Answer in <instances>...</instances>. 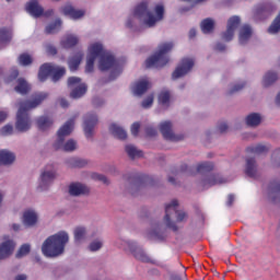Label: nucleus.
<instances>
[{"label":"nucleus","instance_id":"1","mask_svg":"<svg viewBox=\"0 0 280 280\" xmlns=\"http://www.w3.org/2000/svg\"><path fill=\"white\" fill-rule=\"evenodd\" d=\"M188 219L189 217L185 211L178 210V201L173 200L165 207L163 223L156 220L151 221L149 228L144 232V237L148 240H162L165 226L176 233L183 229V224H185Z\"/></svg>","mask_w":280,"mask_h":280},{"label":"nucleus","instance_id":"2","mask_svg":"<svg viewBox=\"0 0 280 280\" xmlns=\"http://www.w3.org/2000/svg\"><path fill=\"white\" fill-rule=\"evenodd\" d=\"M165 18V7L163 4H155L153 7L152 0H143L132 10L131 14L126 20V27L135 30L137 21L145 30L156 27Z\"/></svg>","mask_w":280,"mask_h":280},{"label":"nucleus","instance_id":"3","mask_svg":"<svg viewBox=\"0 0 280 280\" xmlns=\"http://www.w3.org/2000/svg\"><path fill=\"white\" fill-rule=\"evenodd\" d=\"M48 97L49 93L39 92L33 97V100L19 103V109L15 120V130L18 132H30V130H32V118H30V114H27V110H32L40 106V104H43V102H45V100H47Z\"/></svg>","mask_w":280,"mask_h":280},{"label":"nucleus","instance_id":"4","mask_svg":"<svg viewBox=\"0 0 280 280\" xmlns=\"http://www.w3.org/2000/svg\"><path fill=\"white\" fill-rule=\"evenodd\" d=\"M67 244H69V232L59 231L44 241L42 253L45 257H60L65 254Z\"/></svg>","mask_w":280,"mask_h":280},{"label":"nucleus","instance_id":"5","mask_svg":"<svg viewBox=\"0 0 280 280\" xmlns=\"http://www.w3.org/2000/svg\"><path fill=\"white\" fill-rule=\"evenodd\" d=\"M75 120H68L57 132V139L54 142L55 150H62L63 152H73L78 150V142L73 139H69L65 142V137H69L73 132Z\"/></svg>","mask_w":280,"mask_h":280},{"label":"nucleus","instance_id":"6","mask_svg":"<svg viewBox=\"0 0 280 280\" xmlns=\"http://www.w3.org/2000/svg\"><path fill=\"white\" fill-rule=\"evenodd\" d=\"M174 49V43L173 42H163L158 46V50L154 55L149 57L147 59V67L161 69L162 67H165L167 62H170V57L167 54Z\"/></svg>","mask_w":280,"mask_h":280},{"label":"nucleus","instance_id":"7","mask_svg":"<svg viewBox=\"0 0 280 280\" xmlns=\"http://www.w3.org/2000/svg\"><path fill=\"white\" fill-rule=\"evenodd\" d=\"M106 51L108 50L104 47V43L100 40H92L89 43L85 57V73H93L95 70V60L104 56Z\"/></svg>","mask_w":280,"mask_h":280},{"label":"nucleus","instance_id":"8","mask_svg":"<svg viewBox=\"0 0 280 280\" xmlns=\"http://www.w3.org/2000/svg\"><path fill=\"white\" fill-rule=\"evenodd\" d=\"M97 67L100 71H112L109 80H115V78L121 75V66H119V62L115 59V55L109 50L98 58Z\"/></svg>","mask_w":280,"mask_h":280},{"label":"nucleus","instance_id":"9","mask_svg":"<svg viewBox=\"0 0 280 280\" xmlns=\"http://www.w3.org/2000/svg\"><path fill=\"white\" fill-rule=\"evenodd\" d=\"M55 178H58V168L54 164L44 166L38 177L37 190L49 191Z\"/></svg>","mask_w":280,"mask_h":280},{"label":"nucleus","instance_id":"10","mask_svg":"<svg viewBox=\"0 0 280 280\" xmlns=\"http://www.w3.org/2000/svg\"><path fill=\"white\" fill-rule=\"evenodd\" d=\"M65 73H67V69H65V67H59L51 63H44L39 68L38 80L39 82H45V80H47V78L51 75L52 82H58V80H60V78H62Z\"/></svg>","mask_w":280,"mask_h":280},{"label":"nucleus","instance_id":"11","mask_svg":"<svg viewBox=\"0 0 280 280\" xmlns=\"http://www.w3.org/2000/svg\"><path fill=\"white\" fill-rule=\"evenodd\" d=\"M118 246L119 248H122V250L131 253V255H133V257L139 261H144L145 264L152 261L150 256H148L143 248H141V246H139L135 241L120 240L118 241Z\"/></svg>","mask_w":280,"mask_h":280},{"label":"nucleus","instance_id":"12","mask_svg":"<svg viewBox=\"0 0 280 280\" xmlns=\"http://www.w3.org/2000/svg\"><path fill=\"white\" fill-rule=\"evenodd\" d=\"M60 14L70 19V21H82L84 16H86V9H80L73 7L71 2H67L66 4L59 8Z\"/></svg>","mask_w":280,"mask_h":280},{"label":"nucleus","instance_id":"13","mask_svg":"<svg viewBox=\"0 0 280 280\" xmlns=\"http://www.w3.org/2000/svg\"><path fill=\"white\" fill-rule=\"evenodd\" d=\"M194 65H196V61L191 57L183 58L175 70L172 73V78L174 80H178L180 78H185V75H188V73H191V70L194 69Z\"/></svg>","mask_w":280,"mask_h":280},{"label":"nucleus","instance_id":"14","mask_svg":"<svg viewBox=\"0 0 280 280\" xmlns=\"http://www.w3.org/2000/svg\"><path fill=\"white\" fill-rule=\"evenodd\" d=\"M68 88L71 90L70 97L80 100L86 94V84L82 83V79L78 77H70L68 79Z\"/></svg>","mask_w":280,"mask_h":280},{"label":"nucleus","instance_id":"15","mask_svg":"<svg viewBox=\"0 0 280 280\" xmlns=\"http://www.w3.org/2000/svg\"><path fill=\"white\" fill-rule=\"evenodd\" d=\"M95 126H97V115L95 113L86 114L83 117V132L86 139H93Z\"/></svg>","mask_w":280,"mask_h":280},{"label":"nucleus","instance_id":"16","mask_svg":"<svg viewBox=\"0 0 280 280\" xmlns=\"http://www.w3.org/2000/svg\"><path fill=\"white\" fill-rule=\"evenodd\" d=\"M240 23H242L240 16L234 15L230 18L228 20L226 31L222 34V40L231 43L235 36V32H237V27H240Z\"/></svg>","mask_w":280,"mask_h":280},{"label":"nucleus","instance_id":"17","mask_svg":"<svg viewBox=\"0 0 280 280\" xmlns=\"http://www.w3.org/2000/svg\"><path fill=\"white\" fill-rule=\"evenodd\" d=\"M22 224L26 229H34L38 224V211L33 208L25 209L22 214Z\"/></svg>","mask_w":280,"mask_h":280},{"label":"nucleus","instance_id":"18","mask_svg":"<svg viewBox=\"0 0 280 280\" xmlns=\"http://www.w3.org/2000/svg\"><path fill=\"white\" fill-rule=\"evenodd\" d=\"M172 121L165 120L160 124V131L167 141H182L183 135H176L172 130Z\"/></svg>","mask_w":280,"mask_h":280},{"label":"nucleus","instance_id":"19","mask_svg":"<svg viewBox=\"0 0 280 280\" xmlns=\"http://www.w3.org/2000/svg\"><path fill=\"white\" fill-rule=\"evenodd\" d=\"M14 248H16V242L14 240H7L0 244V261L3 259H8V257L12 256L14 253Z\"/></svg>","mask_w":280,"mask_h":280},{"label":"nucleus","instance_id":"20","mask_svg":"<svg viewBox=\"0 0 280 280\" xmlns=\"http://www.w3.org/2000/svg\"><path fill=\"white\" fill-rule=\"evenodd\" d=\"M25 10L31 16H34L35 19H38V16H43L45 13V9L40 3H38V0H31L26 3Z\"/></svg>","mask_w":280,"mask_h":280},{"label":"nucleus","instance_id":"21","mask_svg":"<svg viewBox=\"0 0 280 280\" xmlns=\"http://www.w3.org/2000/svg\"><path fill=\"white\" fill-rule=\"evenodd\" d=\"M148 89H150V81L148 80V78H143L132 85L131 91L133 95H136L137 97H141V95H143V93H145Z\"/></svg>","mask_w":280,"mask_h":280},{"label":"nucleus","instance_id":"22","mask_svg":"<svg viewBox=\"0 0 280 280\" xmlns=\"http://www.w3.org/2000/svg\"><path fill=\"white\" fill-rule=\"evenodd\" d=\"M253 36V28L250 25L245 24L238 30V43L240 45H247Z\"/></svg>","mask_w":280,"mask_h":280},{"label":"nucleus","instance_id":"23","mask_svg":"<svg viewBox=\"0 0 280 280\" xmlns=\"http://www.w3.org/2000/svg\"><path fill=\"white\" fill-rule=\"evenodd\" d=\"M84 59V52L78 51L68 59L69 70L74 72L80 69V65H82V60Z\"/></svg>","mask_w":280,"mask_h":280},{"label":"nucleus","instance_id":"24","mask_svg":"<svg viewBox=\"0 0 280 280\" xmlns=\"http://www.w3.org/2000/svg\"><path fill=\"white\" fill-rule=\"evenodd\" d=\"M80 43V37L75 34H68L61 38L60 45L63 49H71L75 47Z\"/></svg>","mask_w":280,"mask_h":280},{"label":"nucleus","instance_id":"25","mask_svg":"<svg viewBox=\"0 0 280 280\" xmlns=\"http://www.w3.org/2000/svg\"><path fill=\"white\" fill-rule=\"evenodd\" d=\"M35 124L38 130H43V131L49 130V128L54 126V118L47 115L39 116L36 118Z\"/></svg>","mask_w":280,"mask_h":280},{"label":"nucleus","instance_id":"26","mask_svg":"<svg viewBox=\"0 0 280 280\" xmlns=\"http://www.w3.org/2000/svg\"><path fill=\"white\" fill-rule=\"evenodd\" d=\"M86 235H89V230H86V226L79 225L74 228L73 230V240L77 244H82L86 242Z\"/></svg>","mask_w":280,"mask_h":280},{"label":"nucleus","instance_id":"27","mask_svg":"<svg viewBox=\"0 0 280 280\" xmlns=\"http://www.w3.org/2000/svg\"><path fill=\"white\" fill-rule=\"evenodd\" d=\"M109 132L113 135V137H115V139H119L120 141L128 139V132H126L124 127L119 126L118 124L113 122L109 126Z\"/></svg>","mask_w":280,"mask_h":280},{"label":"nucleus","instance_id":"28","mask_svg":"<svg viewBox=\"0 0 280 280\" xmlns=\"http://www.w3.org/2000/svg\"><path fill=\"white\" fill-rule=\"evenodd\" d=\"M222 183H226L222 175L210 174L201 182V185L203 187H213V185H222Z\"/></svg>","mask_w":280,"mask_h":280},{"label":"nucleus","instance_id":"29","mask_svg":"<svg viewBox=\"0 0 280 280\" xmlns=\"http://www.w3.org/2000/svg\"><path fill=\"white\" fill-rule=\"evenodd\" d=\"M16 161L14 152L3 149L0 150V165H12Z\"/></svg>","mask_w":280,"mask_h":280},{"label":"nucleus","instance_id":"30","mask_svg":"<svg viewBox=\"0 0 280 280\" xmlns=\"http://www.w3.org/2000/svg\"><path fill=\"white\" fill-rule=\"evenodd\" d=\"M70 196H84L89 194V188L84 184L72 183L69 186Z\"/></svg>","mask_w":280,"mask_h":280},{"label":"nucleus","instance_id":"31","mask_svg":"<svg viewBox=\"0 0 280 280\" xmlns=\"http://www.w3.org/2000/svg\"><path fill=\"white\" fill-rule=\"evenodd\" d=\"M277 80H279V73L276 71H268L262 77L261 85L264 89H268V86H272Z\"/></svg>","mask_w":280,"mask_h":280},{"label":"nucleus","instance_id":"32","mask_svg":"<svg viewBox=\"0 0 280 280\" xmlns=\"http://www.w3.org/2000/svg\"><path fill=\"white\" fill-rule=\"evenodd\" d=\"M257 172H259V168L257 166V162H255V159L247 158L245 165V174L247 176H250V178H255V176H257Z\"/></svg>","mask_w":280,"mask_h":280},{"label":"nucleus","instance_id":"33","mask_svg":"<svg viewBox=\"0 0 280 280\" xmlns=\"http://www.w3.org/2000/svg\"><path fill=\"white\" fill-rule=\"evenodd\" d=\"M66 165L67 167H70V170L75 167H86V165H89V161L81 158H69L66 160Z\"/></svg>","mask_w":280,"mask_h":280},{"label":"nucleus","instance_id":"34","mask_svg":"<svg viewBox=\"0 0 280 280\" xmlns=\"http://www.w3.org/2000/svg\"><path fill=\"white\" fill-rule=\"evenodd\" d=\"M246 126H249V128H257L259 124H261V115L257 113H252L246 116L245 118Z\"/></svg>","mask_w":280,"mask_h":280},{"label":"nucleus","instance_id":"35","mask_svg":"<svg viewBox=\"0 0 280 280\" xmlns=\"http://www.w3.org/2000/svg\"><path fill=\"white\" fill-rule=\"evenodd\" d=\"M62 30V20L57 19L45 28L46 34H58Z\"/></svg>","mask_w":280,"mask_h":280},{"label":"nucleus","instance_id":"36","mask_svg":"<svg viewBox=\"0 0 280 280\" xmlns=\"http://www.w3.org/2000/svg\"><path fill=\"white\" fill-rule=\"evenodd\" d=\"M12 40V31L9 28H0V48L8 45Z\"/></svg>","mask_w":280,"mask_h":280},{"label":"nucleus","instance_id":"37","mask_svg":"<svg viewBox=\"0 0 280 280\" xmlns=\"http://www.w3.org/2000/svg\"><path fill=\"white\" fill-rule=\"evenodd\" d=\"M32 86H30V83L25 81V79H19L18 85L15 86L16 93H20V95H26V93H30V90Z\"/></svg>","mask_w":280,"mask_h":280},{"label":"nucleus","instance_id":"38","mask_svg":"<svg viewBox=\"0 0 280 280\" xmlns=\"http://www.w3.org/2000/svg\"><path fill=\"white\" fill-rule=\"evenodd\" d=\"M159 104L164 108H167L170 104H172V95L170 94V91L164 90L159 94Z\"/></svg>","mask_w":280,"mask_h":280},{"label":"nucleus","instance_id":"39","mask_svg":"<svg viewBox=\"0 0 280 280\" xmlns=\"http://www.w3.org/2000/svg\"><path fill=\"white\" fill-rule=\"evenodd\" d=\"M125 150L130 159H141V156H143V152L133 144H127Z\"/></svg>","mask_w":280,"mask_h":280},{"label":"nucleus","instance_id":"40","mask_svg":"<svg viewBox=\"0 0 280 280\" xmlns=\"http://www.w3.org/2000/svg\"><path fill=\"white\" fill-rule=\"evenodd\" d=\"M103 246H104V238L97 237L89 244L88 250H90V253H97V250H102Z\"/></svg>","mask_w":280,"mask_h":280},{"label":"nucleus","instance_id":"41","mask_svg":"<svg viewBox=\"0 0 280 280\" xmlns=\"http://www.w3.org/2000/svg\"><path fill=\"white\" fill-rule=\"evenodd\" d=\"M215 27V21L213 19H206L201 22V31L203 34H211Z\"/></svg>","mask_w":280,"mask_h":280},{"label":"nucleus","instance_id":"42","mask_svg":"<svg viewBox=\"0 0 280 280\" xmlns=\"http://www.w3.org/2000/svg\"><path fill=\"white\" fill-rule=\"evenodd\" d=\"M213 170V163L211 162H202L197 165V172L199 174H207Z\"/></svg>","mask_w":280,"mask_h":280},{"label":"nucleus","instance_id":"43","mask_svg":"<svg viewBox=\"0 0 280 280\" xmlns=\"http://www.w3.org/2000/svg\"><path fill=\"white\" fill-rule=\"evenodd\" d=\"M270 150V144H257L250 148L253 154H266Z\"/></svg>","mask_w":280,"mask_h":280},{"label":"nucleus","instance_id":"44","mask_svg":"<svg viewBox=\"0 0 280 280\" xmlns=\"http://www.w3.org/2000/svg\"><path fill=\"white\" fill-rule=\"evenodd\" d=\"M30 250H31L30 244H24L19 248L18 253L15 254V257L18 259H21L22 257H26V255H30Z\"/></svg>","mask_w":280,"mask_h":280},{"label":"nucleus","instance_id":"45","mask_svg":"<svg viewBox=\"0 0 280 280\" xmlns=\"http://www.w3.org/2000/svg\"><path fill=\"white\" fill-rule=\"evenodd\" d=\"M279 31H280V12H279L278 16L273 20L268 32H269V34H277Z\"/></svg>","mask_w":280,"mask_h":280},{"label":"nucleus","instance_id":"46","mask_svg":"<svg viewBox=\"0 0 280 280\" xmlns=\"http://www.w3.org/2000/svg\"><path fill=\"white\" fill-rule=\"evenodd\" d=\"M14 135V127L12 125H5L0 128V136L1 137H10Z\"/></svg>","mask_w":280,"mask_h":280},{"label":"nucleus","instance_id":"47","mask_svg":"<svg viewBox=\"0 0 280 280\" xmlns=\"http://www.w3.org/2000/svg\"><path fill=\"white\" fill-rule=\"evenodd\" d=\"M246 86V82H240L232 84L228 91L229 95H233L234 93H238V91H242Z\"/></svg>","mask_w":280,"mask_h":280},{"label":"nucleus","instance_id":"48","mask_svg":"<svg viewBox=\"0 0 280 280\" xmlns=\"http://www.w3.org/2000/svg\"><path fill=\"white\" fill-rule=\"evenodd\" d=\"M19 62L22 65V67H27L28 65H32V56L28 54H22L19 57Z\"/></svg>","mask_w":280,"mask_h":280},{"label":"nucleus","instance_id":"49","mask_svg":"<svg viewBox=\"0 0 280 280\" xmlns=\"http://www.w3.org/2000/svg\"><path fill=\"white\" fill-rule=\"evenodd\" d=\"M154 104V94H150L148 97H145L142 101V108H152V105Z\"/></svg>","mask_w":280,"mask_h":280},{"label":"nucleus","instance_id":"50","mask_svg":"<svg viewBox=\"0 0 280 280\" xmlns=\"http://www.w3.org/2000/svg\"><path fill=\"white\" fill-rule=\"evenodd\" d=\"M45 49H46V52L48 54V56H56V54H58V50L51 44H47L45 46Z\"/></svg>","mask_w":280,"mask_h":280},{"label":"nucleus","instance_id":"51","mask_svg":"<svg viewBox=\"0 0 280 280\" xmlns=\"http://www.w3.org/2000/svg\"><path fill=\"white\" fill-rule=\"evenodd\" d=\"M139 128H141V125L139 122H133L131 125V135H133V137H137V135H139Z\"/></svg>","mask_w":280,"mask_h":280},{"label":"nucleus","instance_id":"52","mask_svg":"<svg viewBox=\"0 0 280 280\" xmlns=\"http://www.w3.org/2000/svg\"><path fill=\"white\" fill-rule=\"evenodd\" d=\"M145 132H147L148 137L156 136V129H154L153 127H148Z\"/></svg>","mask_w":280,"mask_h":280},{"label":"nucleus","instance_id":"53","mask_svg":"<svg viewBox=\"0 0 280 280\" xmlns=\"http://www.w3.org/2000/svg\"><path fill=\"white\" fill-rule=\"evenodd\" d=\"M233 202H235V195H229L228 201H226V207H233Z\"/></svg>","mask_w":280,"mask_h":280},{"label":"nucleus","instance_id":"54","mask_svg":"<svg viewBox=\"0 0 280 280\" xmlns=\"http://www.w3.org/2000/svg\"><path fill=\"white\" fill-rule=\"evenodd\" d=\"M8 119V112L0 110V124H3Z\"/></svg>","mask_w":280,"mask_h":280},{"label":"nucleus","instance_id":"55","mask_svg":"<svg viewBox=\"0 0 280 280\" xmlns=\"http://www.w3.org/2000/svg\"><path fill=\"white\" fill-rule=\"evenodd\" d=\"M96 178H97V180H101L105 185H108V177L107 176H105V175H97Z\"/></svg>","mask_w":280,"mask_h":280},{"label":"nucleus","instance_id":"56","mask_svg":"<svg viewBox=\"0 0 280 280\" xmlns=\"http://www.w3.org/2000/svg\"><path fill=\"white\" fill-rule=\"evenodd\" d=\"M59 104L61 108H69V102L65 98L59 100Z\"/></svg>","mask_w":280,"mask_h":280},{"label":"nucleus","instance_id":"57","mask_svg":"<svg viewBox=\"0 0 280 280\" xmlns=\"http://www.w3.org/2000/svg\"><path fill=\"white\" fill-rule=\"evenodd\" d=\"M11 229H12V231H14L15 233H19V231H21V224H19V223H12V224H11Z\"/></svg>","mask_w":280,"mask_h":280},{"label":"nucleus","instance_id":"58","mask_svg":"<svg viewBox=\"0 0 280 280\" xmlns=\"http://www.w3.org/2000/svg\"><path fill=\"white\" fill-rule=\"evenodd\" d=\"M219 130H220V132H226V130H229V125H226V122H222L219 126Z\"/></svg>","mask_w":280,"mask_h":280},{"label":"nucleus","instance_id":"59","mask_svg":"<svg viewBox=\"0 0 280 280\" xmlns=\"http://www.w3.org/2000/svg\"><path fill=\"white\" fill-rule=\"evenodd\" d=\"M13 280H27V275L25 273H19L14 277Z\"/></svg>","mask_w":280,"mask_h":280},{"label":"nucleus","instance_id":"60","mask_svg":"<svg viewBox=\"0 0 280 280\" xmlns=\"http://www.w3.org/2000/svg\"><path fill=\"white\" fill-rule=\"evenodd\" d=\"M224 49H226L224 44H217V51H224Z\"/></svg>","mask_w":280,"mask_h":280},{"label":"nucleus","instance_id":"61","mask_svg":"<svg viewBox=\"0 0 280 280\" xmlns=\"http://www.w3.org/2000/svg\"><path fill=\"white\" fill-rule=\"evenodd\" d=\"M15 78H19V70L14 69L11 73V79L10 80H15Z\"/></svg>","mask_w":280,"mask_h":280},{"label":"nucleus","instance_id":"62","mask_svg":"<svg viewBox=\"0 0 280 280\" xmlns=\"http://www.w3.org/2000/svg\"><path fill=\"white\" fill-rule=\"evenodd\" d=\"M170 280H183V278H180V276H178L177 273H172Z\"/></svg>","mask_w":280,"mask_h":280},{"label":"nucleus","instance_id":"63","mask_svg":"<svg viewBox=\"0 0 280 280\" xmlns=\"http://www.w3.org/2000/svg\"><path fill=\"white\" fill-rule=\"evenodd\" d=\"M43 14H44V16H54V9L47 10Z\"/></svg>","mask_w":280,"mask_h":280},{"label":"nucleus","instance_id":"64","mask_svg":"<svg viewBox=\"0 0 280 280\" xmlns=\"http://www.w3.org/2000/svg\"><path fill=\"white\" fill-rule=\"evenodd\" d=\"M189 38H196V30L191 28L188 34Z\"/></svg>","mask_w":280,"mask_h":280}]
</instances>
